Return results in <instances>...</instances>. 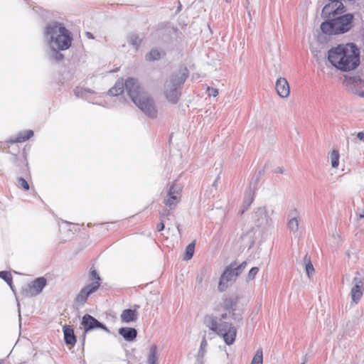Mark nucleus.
I'll return each mask as SVG.
<instances>
[{"label":"nucleus","mask_w":364,"mask_h":364,"mask_svg":"<svg viewBox=\"0 0 364 364\" xmlns=\"http://www.w3.org/2000/svg\"><path fill=\"white\" fill-rule=\"evenodd\" d=\"M331 10L328 14H323V9L322 10V18H326L320 26L322 33L332 36L348 32L352 27L353 14L342 15L346 11L343 4H340L338 7L333 6Z\"/></svg>","instance_id":"1"},{"label":"nucleus","mask_w":364,"mask_h":364,"mask_svg":"<svg viewBox=\"0 0 364 364\" xmlns=\"http://www.w3.org/2000/svg\"><path fill=\"white\" fill-rule=\"evenodd\" d=\"M328 59L338 70L350 71L360 64V50L353 43L338 45L328 50Z\"/></svg>","instance_id":"2"},{"label":"nucleus","mask_w":364,"mask_h":364,"mask_svg":"<svg viewBox=\"0 0 364 364\" xmlns=\"http://www.w3.org/2000/svg\"><path fill=\"white\" fill-rule=\"evenodd\" d=\"M125 87L132 102L147 117L152 119L157 118L158 109L154 99L141 87L137 80L127 78Z\"/></svg>","instance_id":"3"},{"label":"nucleus","mask_w":364,"mask_h":364,"mask_svg":"<svg viewBox=\"0 0 364 364\" xmlns=\"http://www.w3.org/2000/svg\"><path fill=\"white\" fill-rule=\"evenodd\" d=\"M44 41L50 49L65 50L72 44L73 36L63 23L53 21L48 23L43 32Z\"/></svg>","instance_id":"4"},{"label":"nucleus","mask_w":364,"mask_h":364,"mask_svg":"<svg viewBox=\"0 0 364 364\" xmlns=\"http://www.w3.org/2000/svg\"><path fill=\"white\" fill-rule=\"evenodd\" d=\"M228 311L222 309L216 315L208 314L204 317V324L212 331L222 336L227 345H232L236 338L237 330L235 327L226 321H223L228 318Z\"/></svg>","instance_id":"5"},{"label":"nucleus","mask_w":364,"mask_h":364,"mask_svg":"<svg viewBox=\"0 0 364 364\" xmlns=\"http://www.w3.org/2000/svg\"><path fill=\"white\" fill-rule=\"evenodd\" d=\"M188 77V70L186 68L179 70L171 75L166 80L164 85V95L166 98L172 104H176L181 95V89L182 85Z\"/></svg>","instance_id":"6"},{"label":"nucleus","mask_w":364,"mask_h":364,"mask_svg":"<svg viewBox=\"0 0 364 364\" xmlns=\"http://www.w3.org/2000/svg\"><path fill=\"white\" fill-rule=\"evenodd\" d=\"M246 267L247 262H243L240 265H237V263L234 262L228 266L220 278L218 284L219 291H224L228 288L229 283L232 284L234 282Z\"/></svg>","instance_id":"7"},{"label":"nucleus","mask_w":364,"mask_h":364,"mask_svg":"<svg viewBox=\"0 0 364 364\" xmlns=\"http://www.w3.org/2000/svg\"><path fill=\"white\" fill-rule=\"evenodd\" d=\"M91 282L85 285L77 294L75 299V305L82 306L86 302L88 296L95 292L100 287V277L95 269H92L90 273Z\"/></svg>","instance_id":"8"},{"label":"nucleus","mask_w":364,"mask_h":364,"mask_svg":"<svg viewBox=\"0 0 364 364\" xmlns=\"http://www.w3.org/2000/svg\"><path fill=\"white\" fill-rule=\"evenodd\" d=\"M350 291L352 301L357 304L360 300L364 291V272H356L353 281Z\"/></svg>","instance_id":"9"},{"label":"nucleus","mask_w":364,"mask_h":364,"mask_svg":"<svg viewBox=\"0 0 364 364\" xmlns=\"http://www.w3.org/2000/svg\"><path fill=\"white\" fill-rule=\"evenodd\" d=\"M47 284L44 277H38L22 288L24 296L30 297L39 294Z\"/></svg>","instance_id":"10"},{"label":"nucleus","mask_w":364,"mask_h":364,"mask_svg":"<svg viewBox=\"0 0 364 364\" xmlns=\"http://www.w3.org/2000/svg\"><path fill=\"white\" fill-rule=\"evenodd\" d=\"M81 324L83 326L85 332H89L95 328H101L107 333H109V330L103 323H100L95 318L90 314H85L82 318Z\"/></svg>","instance_id":"11"},{"label":"nucleus","mask_w":364,"mask_h":364,"mask_svg":"<svg viewBox=\"0 0 364 364\" xmlns=\"http://www.w3.org/2000/svg\"><path fill=\"white\" fill-rule=\"evenodd\" d=\"M254 218L257 227H265L272 224V219L268 216L264 207L258 208L255 212Z\"/></svg>","instance_id":"12"},{"label":"nucleus","mask_w":364,"mask_h":364,"mask_svg":"<svg viewBox=\"0 0 364 364\" xmlns=\"http://www.w3.org/2000/svg\"><path fill=\"white\" fill-rule=\"evenodd\" d=\"M237 304V298L235 296L226 297L223 299V302L220 304L216 308L215 311L219 312L222 309L228 311L229 314L231 311H235V307Z\"/></svg>","instance_id":"13"},{"label":"nucleus","mask_w":364,"mask_h":364,"mask_svg":"<svg viewBox=\"0 0 364 364\" xmlns=\"http://www.w3.org/2000/svg\"><path fill=\"white\" fill-rule=\"evenodd\" d=\"M290 217L287 227L289 230L294 235L295 237L299 236V223L300 221L299 213L296 209H294L289 215Z\"/></svg>","instance_id":"14"},{"label":"nucleus","mask_w":364,"mask_h":364,"mask_svg":"<svg viewBox=\"0 0 364 364\" xmlns=\"http://www.w3.org/2000/svg\"><path fill=\"white\" fill-rule=\"evenodd\" d=\"M275 89L277 94L282 98H286L289 95L290 89L286 78L279 77L275 83Z\"/></svg>","instance_id":"15"},{"label":"nucleus","mask_w":364,"mask_h":364,"mask_svg":"<svg viewBox=\"0 0 364 364\" xmlns=\"http://www.w3.org/2000/svg\"><path fill=\"white\" fill-rule=\"evenodd\" d=\"M119 333L121 335L125 341H132L137 336V331L134 328L130 327H122L119 329Z\"/></svg>","instance_id":"16"},{"label":"nucleus","mask_w":364,"mask_h":364,"mask_svg":"<svg viewBox=\"0 0 364 364\" xmlns=\"http://www.w3.org/2000/svg\"><path fill=\"white\" fill-rule=\"evenodd\" d=\"M63 330L65 343L74 346L76 343V336H75L73 328L70 326H64Z\"/></svg>","instance_id":"17"},{"label":"nucleus","mask_w":364,"mask_h":364,"mask_svg":"<svg viewBox=\"0 0 364 364\" xmlns=\"http://www.w3.org/2000/svg\"><path fill=\"white\" fill-rule=\"evenodd\" d=\"M122 323H130L136 321L137 319V312L136 310L127 309H124L120 315Z\"/></svg>","instance_id":"18"},{"label":"nucleus","mask_w":364,"mask_h":364,"mask_svg":"<svg viewBox=\"0 0 364 364\" xmlns=\"http://www.w3.org/2000/svg\"><path fill=\"white\" fill-rule=\"evenodd\" d=\"M126 89L125 82L123 80H119L116 82L114 85L109 89V95L111 96H117L124 92V89Z\"/></svg>","instance_id":"19"},{"label":"nucleus","mask_w":364,"mask_h":364,"mask_svg":"<svg viewBox=\"0 0 364 364\" xmlns=\"http://www.w3.org/2000/svg\"><path fill=\"white\" fill-rule=\"evenodd\" d=\"M159 353L157 346L152 345L149 350L147 356V364H158Z\"/></svg>","instance_id":"20"},{"label":"nucleus","mask_w":364,"mask_h":364,"mask_svg":"<svg viewBox=\"0 0 364 364\" xmlns=\"http://www.w3.org/2000/svg\"><path fill=\"white\" fill-rule=\"evenodd\" d=\"M33 135V132L32 130H26L24 132H20L17 136L14 139H11L10 140L11 143H18L23 142L26 140L29 139Z\"/></svg>","instance_id":"21"},{"label":"nucleus","mask_w":364,"mask_h":364,"mask_svg":"<svg viewBox=\"0 0 364 364\" xmlns=\"http://www.w3.org/2000/svg\"><path fill=\"white\" fill-rule=\"evenodd\" d=\"M165 53L158 48L151 49L145 56L147 61H154L161 59Z\"/></svg>","instance_id":"22"},{"label":"nucleus","mask_w":364,"mask_h":364,"mask_svg":"<svg viewBox=\"0 0 364 364\" xmlns=\"http://www.w3.org/2000/svg\"><path fill=\"white\" fill-rule=\"evenodd\" d=\"M304 265L305 267L306 273L309 277L314 274V268L311 263L310 257L306 254L304 257Z\"/></svg>","instance_id":"23"},{"label":"nucleus","mask_w":364,"mask_h":364,"mask_svg":"<svg viewBox=\"0 0 364 364\" xmlns=\"http://www.w3.org/2000/svg\"><path fill=\"white\" fill-rule=\"evenodd\" d=\"M340 154L338 150H333L328 154V159L331 161V167L336 168L339 165Z\"/></svg>","instance_id":"24"},{"label":"nucleus","mask_w":364,"mask_h":364,"mask_svg":"<svg viewBox=\"0 0 364 364\" xmlns=\"http://www.w3.org/2000/svg\"><path fill=\"white\" fill-rule=\"evenodd\" d=\"M180 200V196H169L166 195L163 203L166 205L168 206L170 209H172L179 203Z\"/></svg>","instance_id":"25"},{"label":"nucleus","mask_w":364,"mask_h":364,"mask_svg":"<svg viewBox=\"0 0 364 364\" xmlns=\"http://www.w3.org/2000/svg\"><path fill=\"white\" fill-rule=\"evenodd\" d=\"M181 187L180 185L173 183L168 189L167 195L169 196H180L181 197Z\"/></svg>","instance_id":"26"},{"label":"nucleus","mask_w":364,"mask_h":364,"mask_svg":"<svg viewBox=\"0 0 364 364\" xmlns=\"http://www.w3.org/2000/svg\"><path fill=\"white\" fill-rule=\"evenodd\" d=\"M195 242L190 243L186 248L185 254L183 256L184 260H189L192 258L194 254Z\"/></svg>","instance_id":"27"},{"label":"nucleus","mask_w":364,"mask_h":364,"mask_svg":"<svg viewBox=\"0 0 364 364\" xmlns=\"http://www.w3.org/2000/svg\"><path fill=\"white\" fill-rule=\"evenodd\" d=\"M0 278L4 280L11 287L12 291L14 290V287L12 286V276L9 272L7 271H1L0 272Z\"/></svg>","instance_id":"28"},{"label":"nucleus","mask_w":364,"mask_h":364,"mask_svg":"<svg viewBox=\"0 0 364 364\" xmlns=\"http://www.w3.org/2000/svg\"><path fill=\"white\" fill-rule=\"evenodd\" d=\"M251 364H263V353L262 349L259 348L254 355Z\"/></svg>","instance_id":"29"},{"label":"nucleus","mask_w":364,"mask_h":364,"mask_svg":"<svg viewBox=\"0 0 364 364\" xmlns=\"http://www.w3.org/2000/svg\"><path fill=\"white\" fill-rule=\"evenodd\" d=\"M129 43L137 49L141 43V41L136 34L132 33L128 36Z\"/></svg>","instance_id":"30"},{"label":"nucleus","mask_w":364,"mask_h":364,"mask_svg":"<svg viewBox=\"0 0 364 364\" xmlns=\"http://www.w3.org/2000/svg\"><path fill=\"white\" fill-rule=\"evenodd\" d=\"M58 49H51V54L50 58L56 61H59L63 59L64 55L59 52Z\"/></svg>","instance_id":"31"},{"label":"nucleus","mask_w":364,"mask_h":364,"mask_svg":"<svg viewBox=\"0 0 364 364\" xmlns=\"http://www.w3.org/2000/svg\"><path fill=\"white\" fill-rule=\"evenodd\" d=\"M17 186L23 188L25 191L29 190V185L28 182L23 178H18L17 181Z\"/></svg>","instance_id":"32"},{"label":"nucleus","mask_w":364,"mask_h":364,"mask_svg":"<svg viewBox=\"0 0 364 364\" xmlns=\"http://www.w3.org/2000/svg\"><path fill=\"white\" fill-rule=\"evenodd\" d=\"M258 272H259L258 267H255L251 268L248 272L247 279L248 281L253 280L255 279V276L257 275V274L258 273Z\"/></svg>","instance_id":"33"},{"label":"nucleus","mask_w":364,"mask_h":364,"mask_svg":"<svg viewBox=\"0 0 364 364\" xmlns=\"http://www.w3.org/2000/svg\"><path fill=\"white\" fill-rule=\"evenodd\" d=\"M169 215H170L169 212H168L166 213H161V222L156 226V229H157V230L159 232H161V230H163L164 229V223L163 222V219L165 217H168Z\"/></svg>","instance_id":"34"},{"label":"nucleus","mask_w":364,"mask_h":364,"mask_svg":"<svg viewBox=\"0 0 364 364\" xmlns=\"http://www.w3.org/2000/svg\"><path fill=\"white\" fill-rule=\"evenodd\" d=\"M230 314L232 319L235 321H240L242 319L241 313L239 311L237 312L236 310L231 311Z\"/></svg>","instance_id":"35"},{"label":"nucleus","mask_w":364,"mask_h":364,"mask_svg":"<svg viewBox=\"0 0 364 364\" xmlns=\"http://www.w3.org/2000/svg\"><path fill=\"white\" fill-rule=\"evenodd\" d=\"M356 215L360 218H364V204L363 205L362 207L358 208V209L356 210Z\"/></svg>","instance_id":"36"},{"label":"nucleus","mask_w":364,"mask_h":364,"mask_svg":"<svg viewBox=\"0 0 364 364\" xmlns=\"http://www.w3.org/2000/svg\"><path fill=\"white\" fill-rule=\"evenodd\" d=\"M203 274H200V275H198L197 277H196V282L198 283V285L196 287V288L198 289H200V287H201V284L203 283Z\"/></svg>","instance_id":"37"},{"label":"nucleus","mask_w":364,"mask_h":364,"mask_svg":"<svg viewBox=\"0 0 364 364\" xmlns=\"http://www.w3.org/2000/svg\"><path fill=\"white\" fill-rule=\"evenodd\" d=\"M208 91L209 92V95L213 97H216L218 95V91L215 88L208 87Z\"/></svg>","instance_id":"38"},{"label":"nucleus","mask_w":364,"mask_h":364,"mask_svg":"<svg viewBox=\"0 0 364 364\" xmlns=\"http://www.w3.org/2000/svg\"><path fill=\"white\" fill-rule=\"evenodd\" d=\"M357 137L359 139V140L364 141V132H358L357 134Z\"/></svg>","instance_id":"39"},{"label":"nucleus","mask_w":364,"mask_h":364,"mask_svg":"<svg viewBox=\"0 0 364 364\" xmlns=\"http://www.w3.org/2000/svg\"><path fill=\"white\" fill-rule=\"evenodd\" d=\"M206 346L207 341L205 338H203L200 343V350H203Z\"/></svg>","instance_id":"40"},{"label":"nucleus","mask_w":364,"mask_h":364,"mask_svg":"<svg viewBox=\"0 0 364 364\" xmlns=\"http://www.w3.org/2000/svg\"><path fill=\"white\" fill-rule=\"evenodd\" d=\"M275 172L276 173H284V168H282V167H277L275 169Z\"/></svg>","instance_id":"41"},{"label":"nucleus","mask_w":364,"mask_h":364,"mask_svg":"<svg viewBox=\"0 0 364 364\" xmlns=\"http://www.w3.org/2000/svg\"><path fill=\"white\" fill-rule=\"evenodd\" d=\"M86 36H87L88 38H90V39L94 38L92 34L91 33H90V32H87L86 33Z\"/></svg>","instance_id":"42"},{"label":"nucleus","mask_w":364,"mask_h":364,"mask_svg":"<svg viewBox=\"0 0 364 364\" xmlns=\"http://www.w3.org/2000/svg\"><path fill=\"white\" fill-rule=\"evenodd\" d=\"M359 95H360V97H364V91L360 92L359 93Z\"/></svg>","instance_id":"43"},{"label":"nucleus","mask_w":364,"mask_h":364,"mask_svg":"<svg viewBox=\"0 0 364 364\" xmlns=\"http://www.w3.org/2000/svg\"><path fill=\"white\" fill-rule=\"evenodd\" d=\"M225 1H226V2H231L232 1V0H225Z\"/></svg>","instance_id":"44"},{"label":"nucleus","mask_w":364,"mask_h":364,"mask_svg":"<svg viewBox=\"0 0 364 364\" xmlns=\"http://www.w3.org/2000/svg\"><path fill=\"white\" fill-rule=\"evenodd\" d=\"M213 186H216V181L213 183Z\"/></svg>","instance_id":"45"},{"label":"nucleus","mask_w":364,"mask_h":364,"mask_svg":"<svg viewBox=\"0 0 364 364\" xmlns=\"http://www.w3.org/2000/svg\"><path fill=\"white\" fill-rule=\"evenodd\" d=\"M252 199L250 201L248 205H250V204L252 203Z\"/></svg>","instance_id":"46"},{"label":"nucleus","mask_w":364,"mask_h":364,"mask_svg":"<svg viewBox=\"0 0 364 364\" xmlns=\"http://www.w3.org/2000/svg\"><path fill=\"white\" fill-rule=\"evenodd\" d=\"M301 364H306V362H305V361H304V362H303L302 363H301Z\"/></svg>","instance_id":"47"}]
</instances>
